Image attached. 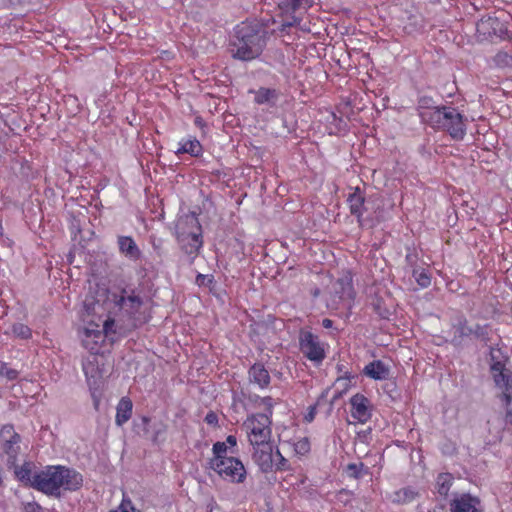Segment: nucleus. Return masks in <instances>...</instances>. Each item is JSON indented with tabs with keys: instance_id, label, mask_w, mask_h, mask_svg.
Returning <instances> with one entry per match:
<instances>
[{
	"instance_id": "nucleus-1",
	"label": "nucleus",
	"mask_w": 512,
	"mask_h": 512,
	"mask_svg": "<svg viewBox=\"0 0 512 512\" xmlns=\"http://www.w3.org/2000/svg\"><path fill=\"white\" fill-rule=\"evenodd\" d=\"M142 304L141 298L134 292L121 291L120 294H98L96 299L85 301L83 325L79 330V338L85 349L91 355L83 360L82 369L90 388L94 406L97 409L100 403L98 392L102 383V370L100 369L99 354L104 352L106 341L115 340V321L109 315L111 307H118L129 315H134Z\"/></svg>"
},
{
	"instance_id": "nucleus-2",
	"label": "nucleus",
	"mask_w": 512,
	"mask_h": 512,
	"mask_svg": "<svg viewBox=\"0 0 512 512\" xmlns=\"http://www.w3.org/2000/svg\"><path fill=\"white\" fill-rule=\"evenodd\" d=\"M83 484V478L75 470L63 466H48L36 478V489L59 497L62 491H76Z\"/></svg>"
},
{
	"instance_id": "nucleus-3",
	"label": "nucleus",
	"mask_w": 512,
	"mask_h": 512,
	"mask_svg": "<svg viewBox=\"0 0 512 512\" xmlns=\"http://www.w3.org/2000/svg\"><path fill=\"white\" fill-rule=\"evenodd\" d=\"M265 43V31L258 24L242 23L235 29L231 52L235 58L252 60L261 54Z\"/></svg>"
},
{
	"instance_id": "nucleus-4",
	"label": "nucleus",
	"mask_w": 512,
	"mask_h": 512,
	"mask_svg": "<svg viewBox=\"0 0 512 512\" xmlns=\"http://www.w3.org/2000/svg\"><path fill=\"white\" fill-rule=\"evenodd\" d=\"M491 372L495 385L502 392L506 406V422L512 425V373L505 369V356L499 349H491Z\"/></svg>"
},
{
	"instance_id": "nucleus-5",
	"label": "nucleus",
	"mask_w": 512,
	"mask_h": 512,
	"mask_svg": "<svg viewBox=\"0 0 512 512\" xmlns=\"http://www.w3.org/2000/svg\"><path fill=\"white\" fill-rule=\"evenodd\" d=\"M176 236L187 254L197 253L202 245V229L195 214L181 216L176 223Z\"/></svg>"
},
{
	"instance_id": "nucleus-6",
	"label": "nucleus",
	"mask_w": 512,
	"mask_h": 512,
	"mask_svg": "<svg viewBox=\"0 0 512 512\" xmlns=\"http://www.w3.org/2000/svg\"><path fill=\"white\" fill-rule=\"evenodd\" d=\"M271 418L268 414L253 413L243 422V429L251 446L271 442Z\"/></svg>"
},
{
	"instance_id": "nucleus-7",
	"label": "nucleus",
	"mask_w": 512,
	"mask_h": 512,
	"mask_svg": "<svg viewBox=\"0 0 512 512\" xmlns=\"http://www.w3.org/2000/svg\"><path fill=\"white\" fill-rule=\"evenodd\" d=\"M210 468L224 481L232 484H242L247 478V470L237 457H230L213 463Z\"/></svg>"
},
{
	"instance_id": "nucleus-8",
	"label": "nucleus",
	"mask_w": 512,
	"mask_h": 512,
	"mask_svg": "<svg viewBox=\"0 0 512 512\" xmlns=\"http://www.w3.org/2000/svg\"><path fill=\"white\" fill-rule=\"evenodd\" d=\"M300 350L310 361L320 364L326 357L325 347L310 331L302 330L299 336Z\"/></svg>"
},
{
	"instance_id": "nucleus-9",
	"label": "nucleus",
	"mask_w": 512,
	"mask_h": 512,
	"mask_svg": "<svg viewBox=\"0 0 512 512\" xmlns=\"http://www.w3.org/2000/svg\"><path fill=\"white\" fill-rule=\"evenodd\" d=\"M0 448L7 456L8 463L14 464L20 452V436L13 426L5 425L0 430Z\"/></svg>"
},
{
	"instance_id": "nucleus-10",
	"label": "nucleus",
	"mask_w": 512,
	"mask_h": 512,
	"mask_svg": "<svg viewBox=\"0 0 512 512\" xmlns=\"http://www.w3.org/2000/svg\"><path fill=\"white\" fill-rule=\"evenodd\" d=\"M252 448V459L259 469L264 473L273 472L275 452L272 441L264 444L253 445Z\"/></svg>"
},
{
	"instance_id": "nucleus-11",
	"label": "nucleus",
	"mask_w": 512,
	"mask_h": 512,
	"mask_svg": "<svg viewBox=\"0 0 512 512\" xmlns=\"http://www.w3.org/2000/svg\"><path fill=\"white\" fill-rule=\"evenodd\" d=\"M350 414L356 423L365 424L372 416V406L369 399L363 394L357 393L351 397Z\"/></svg>"
},
{
	"instance_id": "nucleus-12",
	"label": "nucleus",
	"mask_w": 512,
	"mask_h": 512,
	"mask_svg": "<svg viewBox=\"0 0 512 512\" xmlns=\"http://www.w3.org/2000/svg\"><path fill=\"white\" fill-rule=\"evenodd\" d=\"M450 512H483L481 501L469 493L455 494L449 503Z\"/></svg>"
},
{
	"instance_id": "nucleus-13",
	"label": "nucleus",
	"mask_w": 512,
	"mask_h": 512,
	"mask_svg": "<svg viewBox=\"0 0 512 512\" xmlns=\"http://www.w3.org/2000/svg\"><path fill=\"white\" fill-rule=\"evenodd\" d=\"M441 129L446 130L456 140L463 139L466 134L463 116L455 108H448L447 118Z\"/></svg>"
},
{
	"instance_id": "nucleus-14",
	"label": "nucleus",
	"mask_w": 512,
	"mask_h": 512,
	"mask_svg": "<svg viewBox=\"0 0 512 512\" xmlns=\"http://www.w3.org/2000/svg\"><path fill=\"white\" fill-rule=\"evenodd\" d=\"M312 5L311 0H285L281 9L287 13L291 12V16L284 20V26H292L301 21V15L307 11Z\"/></svg>"
},
{
	"instance_id": "nucleus-15",
	"label": "nucleus",
	"mask_w": 512,
	"mask_h": 512,
	"mask_svg": "<svg viewBox=\"0 0 512 512\" xmlns=\"http://www.w3.org/2000/svg\"><path fill=\"white\" fill-rule=\"evenodd\" d=\"M449 107H425L421 106L419 115L423 122L435 128H442L444 120L447 118Z\"/></svg>"
},
{
	"instance_id": "nucleus-16",
	"label": "nucleus",
	"mask_w": 512,
	"mask_h": 512,
	"mask_svg": "<svg viewBox=\"0 0 512 512\" xmlns=\"http://www.w3.org/2000/svg\"><path fill=\"white\" fill-rule=\"evenodd\" d=\"M476 32L479 40H486L493 35L502 32V24L495 17H484L476 24Z\"/></svg>"
},
{
	"instance_id": "nucleus-17",
	"label": "nucleus",
	"mask_w": 512,
	"mask_h": 512,
	"mask_svg": "<svg viewBox=\"0 0 512 512\" xmlns=\"http://www.w3.org/2000/svg\"><path fill=\"white\" fill-rule=\"evenodd\" d=\"M363 373L373 380L382 381L389 378L390 368L382 361L374 360L365 365Z\"/></svg>"
},
{
	"instance_id": "nucleus-18",
	"label": "nucleus",
	"mask_w": 512,
	"mask_h": 512,
	"mask_svg": "<svg viewBox=\"0 0 512 512\" xmlns=\"http://www.w3.org/2000/svg\"><path fill=\"white\" fill-rule=\"evenodd\" d=\"M177 155L187 153L192 157H199L203 153V148L199 140L195 137L183 138L178 143V148L175 151Z\"/></svg>"
},
{
	"instance_id": "nucleus-19",
	"label": "nucleus",
	"mask_w": 512,
	"mask_h": 512,
	"mask_svg": "<svg viewBox=\"0 0 512 512\" xmlns=\"http://www.w3.org/2000/svg\"><path fill=\"white\" fill-rule=\"evenodd\" d=\"M33 468L32 463L26 462L21 466L15 467V475L19 481L36 488V478L39 472H35Z\"/></svg>"
},
{
	"instance_id": "nucleus-20",
	"label": "nucleus",
	"mask_w": 512,
	"mask_h": 512,
	"mask_svg": "<svg viewBox=\"0 0 512 512\" xmlns=\"http://www.w3.org/2000/svg\"><path fill=\"white\" fill-rule=\"evenodd\" d=\"M249 378L252 383L257 384L260 388H265L270 383L269 373L261 364H255L250 368Z\"/></svg>"
},
{
	"instance_id": "nucleus-21",
	"label": "nucleus",
	"mask_w": 512,
	"mask_h": 512,
	"mask_svg": "<svg viewBox=\"0 0 512 512\" xmlns=\"http://www.w3.org/2000/svg\"><path fill=\"white\" fill-rule=\"evenodd\" d=\"M118 246L121 251L126 257L136 260L140 256V250L137 247L135 241L128 236H120L118 238Z\"/></svg>"
},
{
	"instance_id": "nucleus-22",
	"label": "nucleus",
	"mask_w": 512,
	"mask_h": 512,
	"mask_svg": "<svg viewBox=\"0 0 512 512\" xmlns=\"http://www.w3.org/2000/svg\"><path fill=\"white\" fill-rule=\"evenodd\" d=\"M132 402L129 398L123 397L118 405L116 411L115 422L118 426H122L126 423L132 415Z\"/></svg>"
},
{
	"instance_id": "nucleus-23",
	"label": "nucleus",
	"mask_w": 512,
	"mask_h": 512,
	"mask_svg": "<svg viewBox=\"0 0 512 512\" xmlns=\"http://www.w3.org/2000/svg\"><path fill=\"white\" fill-rule=\"evenodd\" d=\"M338 285L341 287L339 292V298L343 302L345 307H350L354 298V291L352 286V279L350 276H345L338 281Z\"/></svg>"
},
{
	"instance_id": "nucleus-24",
	"label": "nucleus",
	"mask_w": 512,
	"mask_h": 512,
	"mask_svg": "<svg viewBox=\"0 0 512 512\" xmlns=\"http://www.w3.org/2000/svg\"><path fill=\"white\" fill-rule=\"evenodd\" d=\"M348 204H349L351 213L358 218L359 224L363 225L362 210H363V204H364V197L362 196L359 189H356L349 196Z\"/></svg>"
},
{
	"instance_id": "nucleus-25",
	"label": "nucleus",
	"mask_w": 512,
	"mask_h": 512,
	"mask_svg": "<svg viewBox=\"0 0 512 512\" xmlns=\"http://www.w3.org/2000/svg\"><path fill=\"white\" fill-rule=\"evenodd\" d=\"M212 452L213 456L209 460V466H211L213 463H217L220 460H226L230 457H233L229 454H233L234 451L231 450L229 446H227V443L218 441L213 444Z\"/></svg>"
},
{
	"instance_id": "nucleus-26",
	"label": "nucleus",
	"mask_w": 512,
	"mask_h": 512,
	"mask_svg": "<svg viewBox=\"0 0 512 512\" xmlns=\"http://www.w3.org/2000/svg\"><path fill=\"white\" fill-rule=\"evenodd\" d=\"M255 102L257 104L274 105L278 99V93L275 89L260 88L255 91Z\"/></svg>"
},
{
	"instance_id": "nucleus-27",
	"label": "nucleus",
	"mask_w": 512,
	"mask_h": 512,
	"mask_svg": "<svg viewBox=\"0 0 512 512\" xmlns=\"http://www.w3.org/2000/svg\"><path fill=\"white\" fill-rule=\"evenodd\" d=\"M453 477L449 473H442L437 477L436 485L438 493L442 496H446L452 485Z\"/></svg>"
},
{
	"instance_id": "nucleus-28",
	"label": "nucleus",
	"mask_w": 512,
	"mask_h": 512,
	"mask_svg": "<svg viewBox=\"0 0 512 512\" xmlns=\"http://www.w3.org/2000/svg\"><path fill=\"white\" fill-rule=\"evenodd\" d=\"M293 449L295 454L303 456L306 455L310 451V442L308 438L302 437L294 440Z\"/></svg>"
},
{
	"instance_id": "nucleus-29",
	"label": "nucleus",
	"mask_w": 512,
	"mask_h": 512,
	"mask_svg": "<svg viewBox=\"0 0 512 512\" xmlns=\"http://www.w3.org/2000/svg\"><path fill=\"white\" fill-rule=\"evenodd\" d=\"M273 472L274 471H287L290 470V464L288 460L280 453L278 449L275 451V457L273 460Z\"/></svg>"
},
{
	"instance_id": "nucleus-30",
	"label": "nucleus",
	"mask_w": 512,
	"mask_h": 512,
	"mask_svg": "<svg viewBox=\"0 0 512 512\" xmlns=\"http://www.w3.org/2000/svg\"><path fill=\"white\" fill-rule=\"evenodd\" d=\"M417 492L410 487L403 488L396 492V501L398 502H410L415 499Z\"/></svg>"
},
{
	"instance_id": "nucleus-31",
	"label": "nucleus",
	"mask_w": 512,
	"mask_h": 512,
	"mask_svg": "<svg viewBox=\"0 0 512 512\" xmlns=\"http://www.w3.org/2000/svg\"><path fill=\"white\" fill-rule=\"evenodd\" d=\"M0 376L7 380H15L18 377V371L9 367L6 363H0Z\"/></svg>"
},
{
	"instance_id": "nucleus-32",
	"label": "nucleus",
	"mask_w": 512,
	"mask_h": 512,
	"mask_svg": "<svg viewBox=\"0 0 512 512\" xmlns=\"http://www.w3.org/2000/svg\"><path fill=\"white\" fill-rule=\"evenodd\" d=\"M13 333L23 339H27L31 336V330L24 324H16L13 326Z\"/></svg>"
},
{
	"instance_id": "nucleus-33",
	"label": "nucleus",
	"mask_w": 512,
	"mask_h": 512,
	"mask_svg": "<svg viewBox=\"0 0 512 512\" xmlns=\"http://www.w3.org/2000/svg\"><path fill=\"white\" fill-rule=\"evenodd\" d=\"M110 512H141V511L136 509L129 499L123 498L121 504L116 509H114Z\"/></svg>"
},
{
	"instance_id": "nucleus-34",
	"label": "nucleus",
	"mask_w": 512,
	"mask_h": 512,
	"mask_svg": "<svg viewBox=\"0 0 512 512\" xmlns=\"http://www.w3.org/2000/svg\"><path fill=\"white\" fill-rule=\"evenodd\" d=\"M258 406L265 409V412L263 414H268L270 415V417L272 416L274 401L271 397L261 398L258 403Z\"/></svg>"
},
{
	"instance_id": "nucleus-35",
	"label": "nucleus",
	"mask_w": 512,
	"mask_h": 512,
	"mask_svg": "<svg viewBox=\"0 0 512 512\" xmlns=\"http://www.w3.org/2000/svg\"><path fill=\"white\" fill-rule=\"evenodd\" d=\"M417 283L425 288L430 285V277L425 271H415L414 272Z\"/></svg>"
},
{
	"instance_id": "nucleus-36",
	"label": "nucleus",
	"mask_w": 512,
	"mask_h": 512,
	"mask_svg": "<svg viewBox=\"0 0 512 512\" xmlns=\"http://www.w3.org/2000/svg\"><path fill=\"white\" fill-rule=\"evenodd\" d=\"M455 328H456L455 333H458L459 336L457 337L455 335L453 338L454 341H458V338H461L463 336H468L472 332L471 329H469L465 326V323L462 320H459L458 327H455Z\"/></svg>"
},
{
	"instance_id": "nucleus-37",
	"label": "nucleus",
	"mask_w": 512,
	"mask_h": 512,
	"mask_svg": "<svg viewBox=\"0 0 512 512\" xmlns=\"http://www.w3.org/2000/svg\"><path fill=\"white\" fill-rule=\"evenodd\" d=\"M24 512H43L42 507L36 502H27L23 505Z\"/></svg>"
},
{
	"instance_id": "nucleus-38",
	"label": "nucleus",
	"mask_w": 512,
	"mask_h": 512,
	"mask_svg": "<svg viewBox=\"0 0 512 512\" xmlns=\"http://www.w3.org/2000/svg\"><path fill=\"white\" fill-rule=\"evenodd\" d=\"M316 415V407L310 406L308 412L305 414L304 419L306 422H312Z\"/></svg>"
},
{
	"instance_id": "nucleus-39",
	"label": "nucleus",
	"mask_w": 512,
	"mask_h": 512,
	"mask_svg": "<svg viewBox=\"0 0 512 512\" xmlns=\"http://www.w3.org/2000/svg\"><path fill=\"white\" fill-rule=\"evenodd\" d=\"M223 442L227 443V446H229L231 450H233L237 446V439L234 435H229Z\"/></svg>"
},
{
	"instance_id": "nucleus-40",
	"label": "nucleus",
	"mask_w": 512,
	"mask_h": 512,
	"mask_svg": "<svg viewBox=\"0 0 512 512\" xmlns=\"http://www.w3.org/2000/svg\"><path fill=\"white\" fill-rule=\"evenodd\" d=\"M322 325L324 328L329 329V328H332L333 322H332V320L326 318L322 321Z\"/></svg>"
},
{
	"instance_id": "nucleus-41",
	"label": "nucleus",
	"mask_w": 512,
	"mask_h": 512,
	"mask_svg": "<svg viewBox=\"0 0 512 512\" xmlns=\"http://www.w3.org/2000/svg\"><path fill=\"white\" fill-rule=\"evenodd\" d=\"M206 422L209 424H213L216 421V416L212 413L208 414L205 418Z\"/></svg>"
},
{
	"instance_id": "nucleus-42",
	"label": "nucleus",
	"mask_w": 512,
	"mask_h": 512,
	"mask_svg": "<svg viewBox=\"0 0 512 512\" xmlns=\"http://www.w3.org/2000/svg\"><path fill=\"white\" fill-rule=\"evenodd\" d=\"M205 278H206V276H204V275H201V274H200V275H198V277H197V282H198L199 284H202V283L204 282Z\"/></svg>"
},
{
	"instance_id": "nucleus-43",
	"label": "nucleus",
	"mask_w": 512,
	"mask_h": 512,
	"mask_svg": "<svg viewBox=\"0 0 512 512\" xmlns=\"http://www.w3.org/2000/svg\"><path fill=\"white\" fill-rule=\"evenodd\" d=\"M349 469L352 470V469H356V465H349Z\"/></svg>"
},
{
	"instance_id": "nucleus-44",
	"label": "nucleus",
	"mask_w": 512,
	"mask_h": 512,
	"mask_svg": "<svg viewBox=\"0 0 512 512\" xmlns=\"http://www.w3.org/2000/svg\"><path fill=\"white\" fill-rule=\"evenodd\" d=\"M424 103H425V100H422L420 107L423 106Z\"/></svg>"
},
{
	"instance_id": "nucleus-45",
	"label": "nucleus",
	"mask_w": 512,
	"mask_h": 512,
	"mask_svg": "<svg viewBox=\"0 0 512 512\" xmlns=\"http://www.w3.org/2000/svg\"><path fill=\"white\" fill-rule=\"evenodd\" d=\"M424 103H425V100H422L420 107L423 106Z\"/></svg>"
}]
</instances>
